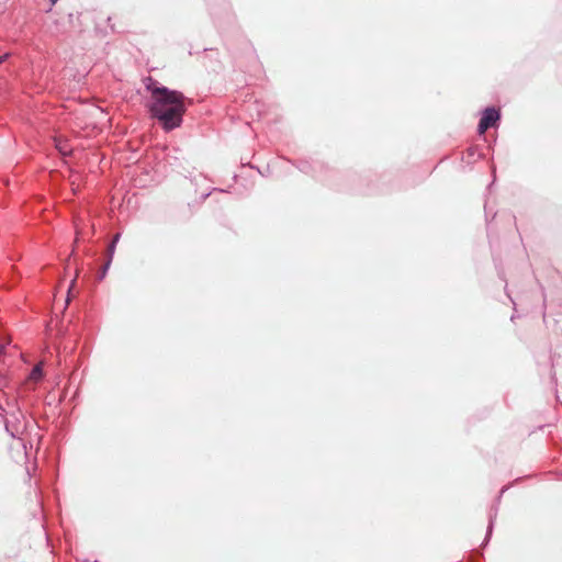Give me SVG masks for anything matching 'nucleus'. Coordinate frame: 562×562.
<instances>
[{
  "label": "nucleus",
  "mask_w": 562,
  "mask_h": 562,
  "mask_svg": "<svg viewBox=\"0 0 562 562\" xmlns=\"http://www.w3.org/2000/svg\"><path fill=\"white\" fill-rule=\"evenodd\" d=\"M145 87L150 93L148 99L150 116L166 132L180 127L187 111L183 93L168 89L151 77L146 78Z\"/></svg>",
  "instance_id": "nucleus-1"
},
{
  "label": "nucleus",
  "mask_w": 562,
  "mask_h": 562,
  "mask_svg": "<svg viewBox=\"0 0 562 562\" xmlns=\"http://www.w3.org/2000/svg\"><path fill=\"white\" fill-rule=\"evenodd\" d=\"M499 119V113L493 108L484 110L482 117L479 123V134H484L490 127H492Z\"/></svg>",
  "instance_id": "nucleus-2"
},
{
  "label": "nucleus",
  "mask_w": 562,
  "mask_h": 562,
  "mask_svg": "<svg viewBox=\"0 0 562 562\" xmlns=\"http://www.w3.org/2000/svg\"><path fill=\"white\" fill-rule=\"evenodd\" d=\"M120 236L121 235L119 233L115 234L113 236L112 241L109 244V246L106 248V252H105L106 260H105L104 266L101 269L100 277H99L100 279H103L105 277L106 271L110 268V265H111V262L113 260V256H114L116 244H117V241L120 239Z\"/></svg>",
  "instance_id": "nucleus-3"
},
{
  "label": "nucleus",
  "mask_w": 562,
  "mask_h": 562,
  "mask_svg": "<svg viewBox=\"0 0 562 562\" xmlns=\"http://www.w3.org/2000/svg\"><path fill=\"white\" fill-rule=\"evenodd\" d=\"M43 364L40 362L31 370L27 380L36 384L43 379Z\"/></svg>",
  "instance_id": "nucleus-4"
},
{
  "label": "nucleus",
  "mask_w": 562,
  "mask_h": 562,
  "mask_svg": "<svg viewBox=\"0 0 562 562\" xmlns=\"http://www.w3.org/2000/svg\"><path fill=\"white\" fill-rule=\"evenodd\" d=\"M55 142H56V148L58 149V151L61 155L66 156L71 153V146L68 144L67 140L55 139Z\"/></svg>",
  "instance_id": "nucleus-5"
},
{
  "label": "nucleus",
  "mask_w": 562,
  "mask_h": 562,
  "mask_svg": "<svg viewBox=\"0 0 562 562\" xmlns=\"http://www.w3.org/2000/svg\"><path fill=\"white\" fill-rule=\"evenodd\" d=\"M75 228H76V239L75 243L78 244L85 236L83 228L80 226L79 220H75Z\"/></svg>",
  "instance_id": "nucleus-6"
},
{
  "label": "nucleus",
  "mask_w": 562,
  "mask_h": 562,
  "mask_svg": "<svg viewBox=\"0 0 562 562\" xmlns=\"http://www.w3.org/2000/svg\"><path fill=\"white\" fill-rule=\"evenodd\" d=\"M9 53H5L3 55H0V65L4 63L9 58Z\"/></svg>",
  "instance_id": "nucleus-7"
},
{
  "label": "nucleus",
  "mask_w": 562,
  "mask_h": 562,
  "mask_svg": "<svg viewBox=\"0 0 562 562\" xmlns=\"http://www.w3.org/2000/svg\"><path fill=\"white\" fill-rule=\"evenodd\" d=\"M3 352H4V345L0 344V357L3 355Z\"/></svg>",
  "instance_id": "nucleus-8"
},
{
  "label": "nucleus",
  "mask_w": 562,
  "mask_h": 562,
  "mask_svg": "<svg viewBox=\"0 0 562 562\" xmlns=\"http://www.w3.org/2000/svg\"><path fill=\"white\" fill-rule=\"evenodd\" d=\"M56 1H57V0H50V2H52L53 4H54V3H56Z\"/></svg>",
  "instance_id": "nucleus-9"
}]
</instances>
